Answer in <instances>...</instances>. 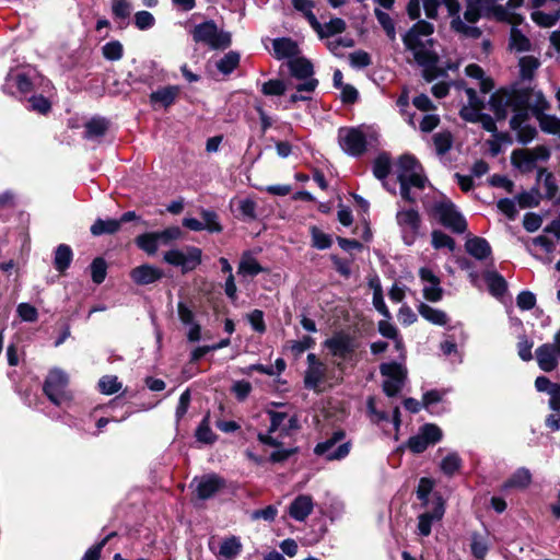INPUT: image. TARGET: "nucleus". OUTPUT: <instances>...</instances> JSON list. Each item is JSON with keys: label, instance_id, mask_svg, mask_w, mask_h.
Returning a JSON list of instances; mask_svg holds the SVG:
<instances>
[{"label": "nucleus", "instance_id": "f257e3e1", "mask_svg": "<svg viewBox=\"0 0 560 560\" xmlns=\"http://www.w3.org/2000/svg\"><path fill=\"white\" fill-rule=\"evenodd\" d=\"M433 33V24L421 20L413 24L402 36L406 50L411 52L415 61L422 67V77L427 82H432L445 73L444 70L438 67L439 55L434 50Z\"/></svg>", "mask_w": 560, "mask_h": 560}, {"label": "nucleus", "instance_id": "f03ea898", "mask_svg": "<svg viewBox=\"0 0 560 560\" xmlns=\"http://www.w3.org/2000/svg\"><path fill=\"white\" fill-rule=\"evenodd\" d=\"M517 94L521 112L512 116L510 127L516 131L520 142L528 143L537 135L536 128L527 124L529 112L537 119L551 108V104L539 90L518 89Z\"/></svg>", "mask_w": 560, "mask_h": 560}, {"label": "nucleus", "instance_id": "7ed1b4c3", "mask_svg": "<svg viewBox=\"0 0 560 560\" xmlns=\"http://www.w3.org/2000/svg\"><path fill=\"white\" fill-rule=\"evenodd\" d=\"M190 34L196 43L207 45L211 49H225L232 42L231 34L220 31L212 20L196 25Z\"/></svg>", "mask_w": 560, "mask_h": 560}, {"label": "nucleus", "instance_id": "20e7f679", "mask_svg": "<svg viewBox=\"0 0 560 560\" xmlns=\"http://www.w3.org/2000/svg\"><path fill=\"white\" fill-rule=\"evenodd\" d=\"M489 107L498 120L505 119L510 112L513 115L520 114L517 90H498L490 96Z\"/></svg>", "mask_w": 560, "mask_h": 560}, {"label": "nucleus", "instance_id": "39448f33", "mask_svg": "<svg viewBox=\"0 0 560 560\" xmlns=\"http://www.w3.org/2000/svg\"><path fill=\"white\" fill-rule=\"evenodd\" d=\"M202 252L195 246H186L184 249H171L164 254V261L180 267L183 272L195 270L201 264Z\"/></svg>", "mask_w": 560, "mask_h": 560}, {"label": "nucleus", "instance_id": "423d86ee", "mask_svg": "<svg viewBox=\"0 0 560 560\" xmlns=\"http://www.w3.org/2000/svg\"><path fill=\"white\" fill-rule=\"evenodd\" d=\"M323 346L332 357L348 360L355 353L357 349L360 347V342L354 336L339 331L326 339Z\"/></svg>", "mask_w": 560, "mask_h": 560}, {"label": "nucleus", "instance_id": "0eeeda50", "mask_svg": "<svg viewBox=\"0 0 560 560\" xmlns=\"http://www.w3.org/2000/svg\"><path fill=\"white\" fill-rule=\"evenodd\" d=\"M338 142L342 151L352 156H359L366 150V137L359 128H339Z\"/></svg>", "mask_w": 560, "mask_h": 560}, {"label": "nucleus", "instance_id": "6e6552de", "mask_svg": "<svg viewBox=\"0 0 560 560\" xmlns=\"http://www.w3.org/2000/svg\"><path fill=\"white\" fill-rule=\"evenodd\" d=\"M421 165L412 155L405 154L397 162L398 182L409 180L412 187L424 188L427 178L421 174Z\"/></svg>", "mask_w": 560, "mask_h": 560}, {"label": "nucleus", "instance_id": "1a4fd4ad", "mask_svg": "<svg viewBox=\"0 0 560 560\" xmlns=\"http://www.w3.org/2000/svg\"><path fill=\"white\" fill-rule=\"evenodd\" d=\"M441 3L446 8L448 15L452 18L450 26L453 32L464 38L477 39L481 36L482 32L479 27L467 25L460 18V3L458 0H441Z\"/></svg>", "mask_w": 560, "mask_h": 560}, {"label": "nucleus", "instance_id": "9d476101", "mask_svg": "<svg viewBox=\"0 0 560 560\" xmlns=\"http://www.w3.org/2000/svg\"><path fill=\"white\" fill-rule=\"evenodd\" d=\"M434 215L447 229L455 233H464L467 223L464 217L455 209L451 201H442L434 206Z\"/></svg>", "mask_w": 560, "mask_h": 560}, {"label": "nucleus", "instance_id": "9b49d317", "mask_svg": "<svg viewBox=\"0 0 560 560\" xmlns=\"http://www.w3.org/2000/svg\"><path fill=\"white\" fill-rule=\"evenodd\" d=\"M68 382V375L63 371L55 369L49 372L44 384V392L51 402L60 405L67 398Z\"/></svg>", "mask_w": 560, "mask_h": 560}, {"label": "nucleus", "instance_id": "f8f14e48", "mask_svg": "<svg viewBox=\"0 0 560 560\" xmlns=\"http://www.w3.org/2000/svg\"><path fill=\"white\" fill-rule=\"evenodd\" d=\"M343 438V431H336L331 438L318 443L314 451L317 455L324 456L328 460L341 459L346 457L350 451L349 443L337 445Z\"/></svg>", "mask_w": 560, "mask_h": 560}, {"label": "nucleus", "instance_id": "ddd939ff", "mask_svg": "<svg viewBox=\"0 0 560 560\" xmlns=\"http://www.w3.org/2000/svg\"><path fill=\"white\" fill-rule=\"evenodd\" d=\"M442 430L432 423H427L420 428L417 435L408 440V447L413 453H422L431 444H435L442 439Z\"/></svg>", "mask_w": 560, "mask_h": 560}, {"label": "nucleus", "instance_id": "4468645a", "mask_svg": "<svg viewBox=\"0 0 560 560\" xmlns=\"http://www.w3.org/2000/svg\"><path fill=\"white\" fill-rule=\"evenodd\" d=\"M327 365L320 361L315 353L307 354V369L304 374V386L308 389L318 390L320 383L327 374Z\"/></svg>", "mask_w": 560, "mask_h": 560}, {"label": "nucleus", "instance_id": "2eb2a0df", "mask_svg": "<svg viewBox=\"0 0 560 560\" xmlns=\"http://www.w3.org/2000/svg\"><path fill=\"white\" fill-rule=\"evenodd\" d=\"M535 8L550 7L548 12L534 11L532 19L542 27H551L560 20V0H532Z\"/></svg>", "mask_w": 560, "mask_h": 560}, {"label": "nucleus", "instance_id": "dca6fc26", "mask_svg": "<svg viewBox=\"0 0 560 560\" xmlns=\"http://www.w3.org/2000/svg\"><path fill=\"white\" fill-rule=\"evenodd\" d=\"M419 278L423 284V298L430 302H439L443 298L440 278L429 268L419 269Z\"/></svg>", "mask_w": 560, "mask_h": 560}, {"label": "nucleus", "instance_id": "f3484780", "mask_svg": "<svg viewBox=\"0 0 560 560\" xmlns=\"http://www.w3.org/2000/svg\"><path fill=\"white\" fill-rule=\"evenodd\" d=\"M396 219L405 233V242L409 245L412 244L419 232L421 223L418 211L415 209L401 210L397 213Z\"/></svg>", "mask_w": 560, "mask_h": 560}, {"label": "nucleus", "instance_id": "a211bd4d", "mask_svg": "<svg viewBox=\"0 0 560 560\" xmlns=\"http://www.w3.org/2000/svg\"><path fill=\"white\" fill-rule=\"evenodd\" d=\"M196 494L200 500L212 498L217 492L225 487V481L215 474L205 475L200 478H195Z\"/></svg>", "mask_w": 560, "mask_h": 560}, {"label": "nucleus", "instance_id": "6ab92c4d", "mask_svg": "<svg viewBox=\"0 0 560 560\" xmlns=\"http://www.w3.org/2000/svg\"><path fill=\"white\" fill-rule=\"evenodd\" d=\"M535 359L541 371L550 373L558 368L560 354L550 342H546L535 350Z\"/></svg>", "mask_w": 560, "mask_h": 560}, {"label": "nucleus", "instance_id": "aec40b11", "mask_svg": "<svg viewBox=\"0 0 560 560\" xmlns=\"http://www.w3.org/2000/svg\"><path fill=\"white\" fill-rule=\"evenodd\" d=\"M267 412L270 417V427L266 433H259L257 438L259 442L265 445H269L271 447H279L281 445V442L272 434L278 431L281 432V429L284 425L283 422L288 418V415L285 412H278L273 410H268Z\"/></svg>", "mask_w": 560, "mask_h": 560}, {"label": "nucleus", "instance_id": "412c9836", "mask_svg": "<svg viewBox=\"0 0 560 560\" xmlns=\"http://www.w3.org/2000/svg\"><path fill=\"white\" fill-rule=\"evenodd\" d=\"M209 549L215 555L218 560H233L242 551V544L235 536L225 538L217 551L214 547V540L209 541Z\"/></svg>", "mask_w": 560, "mask_h": 560}, {"label": "nucleus", "instance_id": "4be33fe9", "mask_svg": "<svg viewBox=\"0 0 560 560\" xmlns=\"http://www.w3.org/2000/svg\"><path fill=\"white\" fill-rule=\"evenodd\" d=\"M314 503L311 495H298L289 508L290 516L299 522H303L313 512Z\"/></svg>", "mask_w": 560, "mask_h": 560}, {"label": "nucleus", "instance_id": "5701e85b", "mask_svg": "<svg viewBox=\"0 0 560 560\" xmlns=\"http://www.w3.org/2000/svg\"><path fill=\"white\" fill-rule=\"evenodd\" d=\"M133 282L140 285L153 283L163 277L162 270L150 265H142L131 270Z\"/></svg>", "mask_w": 560, "mask_h": 560}, {"label": "nucleus", "instance_id": "b1692460", "mask_svg": "<svg viewBox=\"0 0 560 560\" xmlns=\"http://www.w3.org/2000/svg\"><path fill=\"white\" fill-rule=\"evenodd\" d=\"M509 21L514 24L510 34V48L517 52L530 50L532 44L529 39L517 27H515V24L521 23L522 18L517 14H512Z\"/></svg>", "mask_w": 560, "mask_h": 560}, {"label": "nucleus", "instance_id": "393cba45", "mask_svg": "<svg viewBox=\"0 0 560 560\" xmlns=\"http://www.w3.org/2000/svg\"><path fill=\"white\" fill-rule=\"evenodd\" d=\"M466 252L478 260H483L491 255V246L487 240L474 236L465 243Z\"/></svg>", "mask_w": 560, "mask_h": 560}, {"label": "nucleus", "instance_id": "a878e982", "mask_svg": "<svg viewBox=\"0 0 560 560\" xmlns=\"http://www.w3.org/2000/svg\"><path fill=\"white\" fill-rule=\"evenodd\" d=\"M272 48L277 59H293V57L298 56L300 52L298 44L287 37L273 39Z\"/></svg>", "mask_w": 560, "mask_h": 560}, {"label": "nucleus", "instance_id": "bb28decb", "mask_svg": "<svg viewBox=\"0 0 560 560\" xmlns=\"http://www.w3.org/2000/svg\"><path fill=\"white\" fill-rule=\"evenodd\" d=\"M418 312L425 320L433 325L445 326L450 320L444 311L434 308L425 303H420L418 305Z\"/></svg>", "mask_w": 560, "mask_h": 560}, {"label": "nucleus", "instance_id": "cd10ccee", "mask_svg": "<svg viewBox=\"0 0 560 560\" xmlns=\"http://www.w3.org/2000/svg\"><path fill=\"white\" fill-rule=\"evenodd\" d=\"M73 253L69 245L60 244L57 246L54 256V267L60 273H63L72 261Z\"/></svg>", "mask_w": 560, "mask_h": 560}, {"label": "nucleus", "instance_id": "c85d7f7f", "mask_svg": "<svg viewBox=\"0 0 560 560\" xmlns=\"http://www.w3.org/2000/svg\"><path fill=\"white\" fill-rule=\"evenodd\" d=\"M291 74L296 79H307L313 75V65L305 58H293L288 62Z\"/></svg>", "mask_w": 560, "mask_h": 560}, {"label": "nucleus", "instance_id": "c756f323", "mask_svg": "<svg viewBox=\"0 0 560 560\" xmlns=\"http://www.w3.org/2000/svg\"><path fill=\"white\" fill-rule=\"evenodd\" d=\"M264 270L265 269L249 252L242 255L237 271L240 275L254 277Z\"/></svg>", "mask_w": 560, "mask_h": 560}, {"label": "nucleus", "instance_id": "7c9ffc66", "mask_svg": "<svg viewBox=\"0 0 560 560\" xmlns=\"http://www.w3.org/2000/svg\"><path fill=\"white\" fill-rule=\"evenodd\" d=\"M179 89L177 86H166L161 90L153 92L150 95V100L152 103H160L163 106L167 107L174 103L177 97Z\"/></svg>", "mask_w": 560, "mask_h": 560}, {"label": "nucleus", "instance_id": "2f4dec72", "mask_svg": "<svg viewBox=\"0 0 560 560\" xmlns=\"http://www.w3.org/2000/svg\"><path fill=\"white\" fill-rule=\"evenodd\" d=\"M120 229V222L116 219H97L91 226V233L94 236L103 234H114Z\"/></svg>", "mask_w": 560, "mask_h": 560}, {"label": "nucleus", "instance_id": "473e14b6", "mask_svg": "<svg viewBox=\"0 0 560 560\" xmlns=\"http://www.w3.org/2000/svg\"><path fill=\"white\" fill-rule=\"evenodd\" d=\"M108 129V122L104 118L95 117L85 124V138L94 139L103 137Z\"/></svg>", "mask_w": 560, "mask_h": 560}, {"label": "nucleus", "instance_id": "72a5a7b5", "mask_svg": "<svg viewBox=\"0 0 560 560\" xmlns=\"http://www.w3.org/2000/svg\"><path fill=\"white\" fill-rule=\"evenodd\" d=\"M485 8V0H466L464 19L467 25L479 21L481 11Z\"/></svg>", "mask_w": 560, "mask_h": 560}, {"label": "nucleus", "instance_id": "f704fd0d", "mask_svg": "<svg viewBox=\"0 0 560 560\" xmlns=\"http://www.w3.org/2000/svg\"><path fill=\"white\" fill-rule=\"evenodd\" d=\"M512 160L518 167L529 171L535 166L538 155L532 150H520L513 152Z\"/></svg>", "mask_w": 560, "mask_h": 560}, {"label": "nucleus", "instance_id": "c9c22d12", "mask_svg": "<svg viewBox=\"0 0 560 560\" xmlns=\"http://www.w3.org/2000/svg\"><path fill=\"white\" fill-rule=\"evenodd\" d=\"M539 128L542 132L553 135L560 138V118L556 115L544 114L537 118Z\"/></svg>", "mask_w": 560, "mask_h": 560}, {"label": "nucleus", "instance_id": "e433bc0d", "mask_svg": "<svg viewBox=\"0 0 560 560\" xmlns=\"http://www.w3.org/2000/svg\"><path fill=\"white\" fill-rule=\"evenodd\" d=\"M520 74L523 80H532L535 71L540 66L538 58L534 56H524L518 61Z\"/></svg>", "mask_w": 560, "mask_h": 560}, {"label": "nucleus", "instance_id": "4c0bfd02", "mask_svg": "<svg viewBox=\"0 0 560 560\" xmlns=\"http://www.w3.org/2000/svg\"><path fill=\"white\" fill-rule=\"evenodd\" d=\"M532 482V475L528 469L520 468L513 476L505 481L504 488H521L524 489Z\"/></svg>", "mask_w": 560, "mask_h": 560}, {"label": "nucleus", "instance_id": "58836bf2", "mask_svg": "<svg viewBox=\"0 0 560 560\" xmlns=\"http://www.w3.org/2000/svg\"><path fill=\"white\" fill-rule=\"evenodd\" d=\"M433 144L439 155L448 152L453 144V136L450 131L443 130L433 136Z\"/></svg>", "mask_w": 560, "mask_h": 560}, {"label": "nucleus", "instance_id": "ea45409f", "mask_svg": "<svg viewBox=\"0 0 560 560\" xmlns=\"http://www.w3.org/2000/svg\"><path fill=\"white\" fill-rule=\"evenodd\" d=\"M390 158L386 154H380L373 163V174L377 179H385L390 172Z\"/></svg>", "mask_w": 560, "mask_h": 560}, {"label": "nucleus", "instance_id": "a19ab883", "mask_svg": "<svg viewBox=\"0 0 560 560\" xmlns=\"http://www.w3.org/2000/svg\"><path fill=\"white\" fill-rule=\"evenodd\" d=\"M538 182H541L544 185L546 198L552 199L556 197L558 186L556 183V178L551 173L547 172L546 170H540L538 172Z\"/></svg>", "mask_w": 560, "mask_h": 560}, {"label": "nucleus", "instance_id": "79ce46f5", "mask_svg": "<svg viewBox=\"0 0 560 560\" xmlns=\"http://www.w3.org/2000/svg\"><path fill=\"white\" fill-rule=\"evenodd\" d=\"M136 244L149 255H154L160 246L154 233H144L139 235L136 238Z\"/></svg>", "mask_w": 560, "mask_h": 560}, {"label": "nucleus", "instance_id": "37998d69", "mask_svg": "<svg viewBox=\"0 0 560 560\" xmlns=\"http://www.w3.org/2000/svg\"><path fill=\"white\" fill-rule=\"evenodd\" d=\"M238 63L240 55L236 51H229L217 62V68L223 74H230Z\"/></svg>", "mask_w": 560, "mask_h": 560}, {"label": "nucleus", "instance_id": "c03bdc74", "mask_svg": "<svg viewBox=\"0 0 560 560\" xmlns=\"http://www.w3.org/2000/svg\"><path fill=\"white\" fill-rule=\"evenodd\" d=\"M486 281L490 292L495 296L503 295L506 291V282L504 278L497 272L488 273L486 276Z\"/></svg>", "mask_w": 560, "mask_h": 560}, {"label": "nucleus", "instance_id": "a18cd8bd", "mask_svg": "<svg viewBox=\"0 0 560 560\" xmlns=\"http://www.w3.org/2000/svg\"><path fill=\"white\" fill-rule=\"evenodd\" d=\"M122 384L118 381L116 375H104L98 381V388L102 394L112 395L118 393Z\"/></svg>", "mask_w": 560, "mask_h": 560}, {"label": "nucleus", "instance_id": "49530a36", "mask_svg": "<svg viewBox=\"0 0 560 560\" xmlns=\"http://www.w3.org/2000/svg\"><path fill=\"white\" fill-rule=\"evenodd\" d=\"M374 14L378 21V23L382 25L383 30L385 31L387 37L389 40L396 39V28L395 23L393 19L384 11L380 9L374 10Z\"/></svg>", "mask_w": 560, "mask_h": 560}, {"label": "nucleus", "instance_id": "de8ad7c7", "mask_svg": "<svg viewBox=\"0 0 560 560\" xmlns=\"http://www.w3.org/2000/svg\"><path fill=\"white\" fill-rule=\"evenodd\" d=\"M346 30V22L340 18L331 19L325 25H322V32L318 33L320 38L330 37L340 34Z\"/></svg>", "mask_w": 560, "mask_h": 560}, {"label": "nucleus", "instance_id": "09e8293b", "mask_svg": "<svg viewBox=\"0 0 560 560\" xmlns=\"http://www.w3.org/2000/svg\"><path fill=\"white\" fill-rule=\"evenodd\" d=\"M460 465V457L456 453H450L442 459L440 468L445 475L453 476L459 470Z\"/></svg>", "mask_w": 560, "mask_h": 560}, {"label": "nucleus", "instance_id": "8fccbe9b", "mask_svg": "<svg viewBox=\"0 0 560 560\" xmlns=\"http://www.w3.org/2000/svg\"><path fill=\"white\" fill-rule=\"evenodd\" d=\"M381 374L389 380L404 382L406 377L405 369L398 363H384L381 365Z\"/></svg>", "mask_w": 560, "mask_h": 560}, {"label": "nucleus", "instance_id": "3c124183", "mask_svg": "<svg viewBox=\"0 0 560 560\" xmlns=\"http://www.w3.org/2000/svg\"><path fill=\"white\" fill-rule=\"evenodd\" d=\"M90 268L93 282L101 284L105 280L107 273L106 261L103 258L97 257L92 261Z\"/></svg>", "mask_w": 560, "mask_h": 560}, {"label": "nucleus", "instance_id": "603ef678", "mask_svg": "<svg viewBox=\"0 0 560 560\" xmlns=\"http://www.w3.org/2000/svg\"><path fill=\"white\" fill-rule=\"evenodd\" d=\"M471 553L477 559H483L489 550L486 539L478 533L471 535Z\"/></svg>", "mask_w": 560, "mask_h": 560}, {"label": "nucleus", "instance_id": "864d4df0", "mask_svg": "<svg viewBox=\"0 0 560 560\" xmlns=\"http://www.w3.org/2000/svg\"><path fill=\"white\" fill-rule=\"evenodd\" d=\"M103 56L107 60L117 61L122 58L124 47L120 42L113 40L105 44L102 48Z\"/></svg>", "mask_w": 560, "mask_h": 560}, {"label": "nucleus", "instance_id": "5fc2aeb1", "mask_svg": "<svg viewBox=\"0 0 560 560\" xmlns=\"http://www.w3.org/2000/svg\"><path fill=\"white\" fill-rule=\"evenodd\" d=\"M312 245L317 249H326L331 246V238L317 226H311Z\"/></svg>", "mask_w": 560, "mask_h": 560}, {"label": "nucleus", "instance_id": "6e6d98bb", "mask_svg": "<svg viewBox=\"0 0 560 560\" xmlns=\"http://www.w3.org/2000/svg\"><path fill=\"white\" fill-rule=\"evenodd\" d=\"M201 217L203 219V228L205 230L211 233H219L222 231V225L219 222L218 214L214 211L202 210Z\"/></svg>", "mask_w": 560, "mask_h": 560}, {"label": "nucleus", "instance_id": "4d7b16f0", "mask_svg": "<svg viewBox=\"0 0 560 560\" xmlns=\"http://www.w3.org/2000/svg\"><path fill=\"white\" fill-rule=\"evenodd\" d=\"M159 245H167L172 241H176L182 237V231L178 226H171L161 232H153Z\"/></svg>", "mask_w": 560, "mask_h": 560}, {"label": "nucleus", "instance_id": "13d9d810", "mask_svg": "<svg viewBox=\"0 0 560 560\" xmlns=\"http://www.w3.org/2000/svg\"><path fill=\"white\" fill-rule=\"evenodd\" d=\"M132 5L128 0H113L112 12L116 19L126 20L130 16Z\"/></svg>", "mask_w": 560, "mask_h": 560}, {"label": "nucleus", "instance_id": "bf43d9fd", "mask_svg": "<svg viewBox=\"0 0 560 560\" xmlns=\"http://www.w3.org/2000/svg\"><path fill=\"white\" fill-rule=\"evenodd\" d=\"M534 342L529 340L525 335L518 337L517 341V354L521 360L528 362L533 359V349Z\"/></svg>", "mask_w": 560, "mask_h": 560}, {"label": "nucleus", "instance_id": "052dcab7", "mask_svg": "<svg viewBox=\"0 0 560 560\" xmlns=\"http://www.w3.org/2000/svg\"><path fill=\"white\" fill-rule=\"evenodd\" d=\"M287 88L281 80H269L261 86V92L267 96H279L284 94Z\"/></svg>", "mask_w": 560, "mask_h": 560}, {"label": "nucleus", "instance_id": "680f3d73", "mask_svg": "<svg viewBox=\"0 0 560 560\" xmlns=\"http://www.w3.org/2000/svg\"><path fill=\"white\" fill-rule=\"evenodd\" d=\"M432 245L434 248L446 247L451 252L455 249V241L447 234L441 231H433L432 233Z\"/></svg>", "mask_w": 560, "mask_h": 560}, {"label": "nucleus", "instance_id": "e2e57ef3", "mask_svg": "<svg viewBox=\"0 0 560 560\" xmlns=\"http://www.w3.org/2000/svg\"><path fill=\"white\" fill-rule=\"evenodd\" d=\"M154 23V16L148 11H139L135 14V24L141 31L151 28Z\"/></svg>", "mask_w": 560, "mask_h": 560}, {"label": "nucleus", "instance_id": "0e129e2a", "mask_svg": "<svg viewBox=\"0 0 560 560\" xmlns=\"http://www.w3.org/2000/svg\"><path fill=\"white\" fill-rule=\"evenodd\" d=\"M350 65L353 68H365L371 65V56L364 50H357L349 56Z\"/></svg>", "mask_w": 560, "mask_h": 560}, {"label": "nucleus", "instance_id": "69168bd1", "mask_svg": "<svg viewBox=\"0 0 560 560\" xmlns=\"http://www.w3.org/2000/svg\"><path fill=\"white\" fill-rule=\"evenodd\" d=\"M16 312H18L19 316L22 318V320H24V322L33 323V322L37 320V317H38L37 310L28 303L19 304Z\"/></svg>", "mask_w": 560, "mask_h": 560}, {"label": "nucleus", "instance_id": "338daca9", "mask_svg": "<svg viewBox=\"0 0 560 560\" xmlns=\"http://www.w3.org/2000/svg\"><path fill=\"white\" fill-rule=\"evenodd\" d=\"M196 438L198 441L203 443H213L215 435L213 434L212 430L210 429L208 424V420L205 419L199 424L197 431H196Z\"/></svg>", "mask_w": 560, "mask_h": 560}, {"label": "nucleus", "instance_id": "774afa93", "mask_svg": "<svg viewBox=\"0 0 560 560\" xmlns=\"http://www.w3.org/2000/svg\"><path fill=\"white\" fill-rule=\"evenodd\" d=\"M28 103L31 104V108L33 110H36L40 114H47L51 108L50 102L42 95H34L30 97Z\"/></svg>", "mask_w": 560, "mask_h": 560}]
</instances>
